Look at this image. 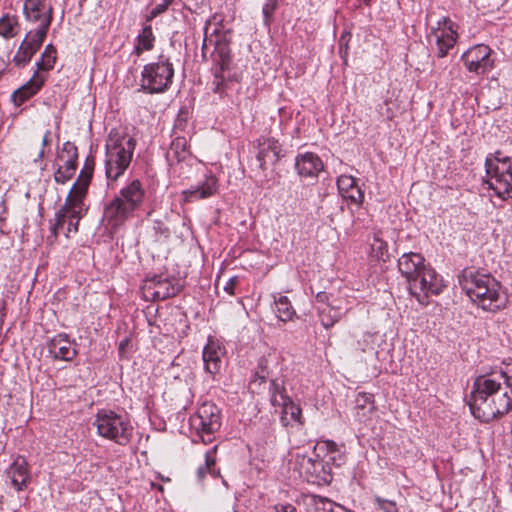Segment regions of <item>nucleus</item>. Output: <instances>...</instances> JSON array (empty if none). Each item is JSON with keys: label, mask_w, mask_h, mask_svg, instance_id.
Returning <instances> with one entry per match:
<instances>
[{"label": "nucleus", "mask_w": 512, "mask_h": 512, "mask_svg": "<svg viewBox=\"0 0 512 512\" xmlns=\"http://www.w3.org/2000/svg\"><path fill=\"white\" fill-rule=\"evenodd\" d=\"M226 66H227L226 60H225V58H222L220 70L223 71L226 68Z\"/></svg>", "instance_id": "09e8293b"}, {"label": "nucleus", "mask_w": 512, "mask_h": 512, "mask_svg": "<svg viewBox=\"0 0 512 512\" xmlns=\"http://www.w3.org/2000/svg\"><path fill=\"white\" fill-rule=\"evenodd\" d=\"M485 184L500 199L512 193V160L508 157H488L485 162Z\"/></svg>", "instance_id": "6e6552de"}, {"label": "nucleus", "mask_w": 512, "mask_h": 512, "mask_svg": "<svg viewBox=\"0 0 512 512\" xmlns=\"http://www.w3.org/2000/svg\"><path fill=\"white\" fill-rule=\"evenodd\" d=\"M462 60L470 72L484 74L493 66L491 49L483 44L469 48L463 55Z\"/></svg>", "instance_id": "dca6fc26"}, {"label": "nucleus", "mask_w": 512, "mask_h": 512, "mask_svg": "<svg viewBox=\"0 0 512 512\" xmlns=\"http://www.w3.org/2000/svg\"><path fill=\"white\" fill-rule=\"evenodd\" d=\"M279 398L280 400L277 395H273L271 402L273 405L282 406V421L285 424H289L291 421L302 424L301 408L282 394H279Z\"/></svg>", "instance_id": "a878e982"}, {"label": "nucleus", "mask_w": 512, "mask_h": 512, "mask_svg": "<svg viewBox=\"0 0 512 512\" xmlns=\"http://www.w3.org/2000/svg\"><path fill=\"white\" fill-rule=\"evenodd\" d=\"M316 508L324 512H353L330 500L319 498L315 501Z\"/></svg>", "instance_id": "f704fd0d"}, {"label": "nucleus", "mask_w": 512, "mask_h": 512, "mask_svg": "<svg viewBox=\"0 0 512 512\" xmlns=\"http://www.w3.org/2000/svg\"><path fill=\"white\" fill-rule=\"evenodd\" d=\"M49 351L55 359L72 361L77 355L76 343L67 334H58L49 344Z\"/></svg>", "instance_id": "4be33fe9"}, {"label": "nucleus", "mask_w": 512, "mask_h": 512, "mask_svg": "<svg viewBox=\"0 0 512 512\" xmlns=\"http://www.w3.org/2000/svg\"><path fill=\"white\" fill-rule=\"evenodd\" d=\"M187 149V140L183 137H177L172 141L171 150L176 154L179 160L185 159Z\"/></svg>", "instance_id": "c9c22d12"}, {"label": "nucleus", "mask_w": 512, "mask_h": 512, "mask_svg": "<svg viewBox=\"0 0 512 512\" xmlns=\"http://www.w3.org/2000/svg\"><path fill=\"white\" fill-rule=\"evenodd\" d=\"M457 27L455 23L447 17L439 19L427 35L429 43L435 44L437 56L445 57L448 51L452 49L457 41Z\"/></svg>", "instance_id": "f8f14e48"}, {"label": "nucleus", "mask_w": 512, "mask_h": 512, "mask_svg": "<svg viewBox=\"0 0 512 512\" xmlns=\"http://www.w3.org/2000/svg\"><path fill=\"white\" fill-rule=\"evenodd\" d=\"M45 37L44 30L29 31L15 52L12 63L19 68L26 66L41 47Z\"/></svg>", "instance_id": "ddd939ff"}, {"label": "nucleus", "mask_w": 512, "mask_h": 512, "mask_svg": "<svg viewBox=\"0 0 512 512\" xmlns=\"http://www.w3.org/2000/svg\"><path fill=\"white\" fill-rule=\"evenodd\" d=\"M295 167L303 177H316L323 170L324 165L318 155L306 152L296 157Z\"/></svg>", "instance_id": "5701e85b"}, {"label": "nucleus", "mask_w": 512, "mask_h": 512, "mask_svg": "<svg viewBox=\"0 0 512 512\" xmlns=\"http://www.w3.org/2000/svg\"><path fill=\"white\" fill-rule=\"evenodd\" d=\"M155 37L150 26H145L137 38L135 51L141 54L144 51H149L154 46Z\"/></svg>", "instance_id": "7c9ffc66"}, {"label": "nucleus", "mask_w": 512, "mask_h": 512, "mask_svg": "<svg viewBox=\"0 0 512 512\" xmlns=\"http://www.w3.org/2000/svg\"><path fill=\"white\" fill-rule=\"evenodd\" d=\"M497 372L505 374V376L507 377V385H510V387L512 388V363L507 365L505 370L500 369Z\"/></svg>", "instance_id": "79ce46f5"}, {"label": "nucleus", "mask_w": 512, "mask_h": 512, "mask_svg": "<svg viewBox=\"0 0 512 512\" xmlns=\"http://www.w3.org/2000/svg\"><path fill=\"white\" fill-rule=\"evenodd\" d=\"M43 156H44V150H43V149H41V150L39 151V153H38L37 158L35 159V161L42 159V157H43Z\"/></svg>", "instance_id": "8fccbe9b"}, {"label": "nucleus", "mask_w": 512, "mask_h": 512, "mask_svg": "<svg viewBox=\"0 0 512 512\" xmlns=\"http://www.w3.org/2000/svg\"><path fill=\"white\" fill-rule=\"evenodd\" d=\"M337 186L339 192L344 198L350 199L355 204H361L364 194L357 186L356 179L350 175H341L338 177Z\"/></svg>", "instance_id": "bb28decb"}, {"label": "nucleus", "mask_w": 512, "mask_h": 512, "mask_svg": "<svg viewBox=\"0 0 512 512\" xmlns=\"http://www.w3.org/2000/svg\"><path fill=\"white\" fill-rule=\"evenodd\" d=\"M237 277H232L229 279V281L226 283V285L224 286V290L229 294V295H233L234 294V287L235 285L237 284Z\"/></svg>", "instance_id": "a19ab883"}, {"label": "nucleus", "mask_w": 512, "mask_h": 512, "mask_svg": "<svg viewBox=\"0 0 512 512\" xmlns=\"http://www.w3.org/2000/svg\"><path fill=\"white\" fill-rule=\"evenodd\" d=\"M257 155L260 168L266 169L268 164H276L282 157V145L271 137H261L257 140Z\"/></svg>", "instance_id": "a211bd4d"}, {"label": "nucleus", "mask_w": 512, "mask_h": 512, "mask_svg": "<svg viewBox=\"0 0 512 512\" xmlns=\"http://www.w3.org/2000/svg\"><path fill=\"white\" fill-rule=\"evenodd\" d=\"M23 13L27 21L38 25L35 30H44V35H47L52 20V7L46 0H26Z\"/></svg>", "instance_id": "4468645a"}, {"label": "nucleus", "mask_w": 512, "mask_h": 512, "mask_svg": "<svg viewBox=\"0 0 512 512\" xmlns=\"http://www.w3.org/2000/svg\"><path fill=\"white\" fill-rule=\"evenodd\" d=\"M276 8H277V0H266L265 4L263 5V8H262L264 21L266 24H269Z\"/></svg>", "instance_id": "58836bf2"}, {"label": "nucleus", "mask_w": 512, "mask_h": 512, "mask_svg": "<svg viewBox=\"0 0 512 512\" xmlns=\"http://www.w3.org/2000/svg\"><path fill=\"white\" fill-rule=\"evenodd\" d=\"M375 501L378 505V508L384 512H397V507L394 502L379 497H377Z\"/></svg>", "instance_id": "ea45409f"}, {"label": "nucleus", "mask_w": 512, "mask_h": 512, "mask_svg": "<svg viewBox=\"0 0 512 512\" xmlns=\"http://www.w3.org/2000/svg\"><path fill=\"white\" fill-rule=\"evenodd\" d=\"M49 136H50V132H49V131H47V132L45 133V135L43 136V138H42V145H43V146H46V145L48 144V142H49Z\"/></svg>", "instance_id": "49530a36"}, {"label": "nucleus", "mask_w": 512, "mask_h": 512, "mask_svg": "<svg viewBox=\"0 0 512 512\" xmlns=\"http://www.w3.org/2000/svg\"><path fill=\"white\" fill-rule=\"evenodd\" d=\"M19 32V23L16 16L9 14L0 18V36L10 39L15 37Z\"/></svg>", "instance_id": "c85d7f7f"}, {"label": "nucleus", "mask_w": 512, "mask_h": 512, "mask_svg": "<svg viewBox=\"0 0 512 512\" xmlns=\"http://www.w3.org/2000/svg\"><path fill=\"white\" fill-rule=\"evenodd\" d=\"M155 5L151 8L149 14L147 15V20L151 21L161 13H163L169 5L172 3V0H155Z\"/></svg>", "instance_id": "e433bc0d"}, {"label": "nucleus", "mask_w": 512, "mask_h": 512, "mask_svg": "<svg viewBox=\"0 0 512 512\" xmlns=\"http://www.w3.org/2000/svg\"><path fill=\"white\" fill-rule=\"evenodd\" d=\"M210 28H211V23L210 21H208L205 25V28H204V45L210 41L211 42V39L209 38V31H210Z\"/></svg>", "instance_id": "a18cd8bd"}, {"label": "nucleus", "mask_w": 512, "mask_h": 512, "mask_svg": "<svg viewBox=\"0 0 512 512\" xmlns=\"http://www.w3.org/2000/svg\"><path fill=\"white\" fill-rule=\"evenodd\" d=\"M94 426L100 437L126 445L132 438L133 426L127 416L111 410H101L97 413Z\"/></svg>", "instance_id": "0eeeda50"}, {"label": "nucleus", "mask_w": 512, "mask_h": 512, "mask_svg": "<svg viewBox=\"0 0 512 512\" xmlns=\"http://www.w3.org/2000/svg\"><path fill=\"white\" fill-rule=\"evenodd\" d=\"M136 142L122 129H112L106 141L104 160L105 175L108 184L117 181L129 167Z\"/></svg>", "instance_id": "39448f33"}, {"label": "nucleus", "mask_w": 512, "mask_h": 512, "mask_svg": "<svg viewBox=\"0 0 512 512\" xmlns=\"http://www.w3.org/2000/svg\"><path fill=\"white\" fill-rule=\"evenodd\" d=\"M398 268L411 295L422 305H427L429 296L440 294L445 287L443 279L419 253L403 254L398 260Z\"/></svg>", "instance_id": "f03ea898"}, {"label": "nucleus", "mask_w": 512, "mask_h": 512, "mask_svg": "<svg viewBox=\"0 0 512 512\" xmlns=\"http://www.w3.org/2000/svg\"><path fill=\"white\" fill-rule=\"evenodd\" d=\"M341 311L332 306H325L320 310L321 323L325 328L333 326L341 318Z\"/></svg>", "instance_id": "473e14b6"}, {"label": "nucleus", "mask_w": 512, "mask_h": 512, "mask_svg": "<svg viewBox=\"0 0 512 512\" xmlns=\"http://www.w3.org/2000/svg\"><path fill=\"white\" fill-rule=\"evenodd\" d=\"M223 355L224 351L219 342L209 338L202 352L204 369L208 374L214 377L220 372Z\"/></svg>", "instance_id": "412c9836"}, {"label": "nucleus", "mask_w": 512, "mask_h": 512, "mask_svg": "<svg viewBox=\"0 0 512 512\" xmlns=\"http://www.w3.org/2000/svg\"><path fill=\"white\" fill-rule=\"evenodd\" d=\"M56 49L51 45H47L42 53L40 61L37 62L39 70H50L56 62Z\"/></svg>", "instance_id": "72a5a7b5"}, {"label": "nucleus", "mask_w": 512, "mask_h": 512, "mask_svg": "<svg viewBox=\"0 0 512 512\" xmlns=\"http://www.w3.org/2000/svg\"><path fill=\"white\" fill-rule=\"evenodd\" d=\"M174 69L167 59L148 64L142 71L141 86L150 93L165 91L172 83Z\"/></svg>", "instance_id": "9d476101"}, {"label": "nucleus", "mask_w": 512, "mask_h": 512, "mask_svg": "<svg viewBox=\"0 0 512 512\" xmlns=\"http://www.w3.org/2000/svg\"><path fill=\"white\" fill-rule=\"evenodd\" d=\"M10 483L17 491L25 488L29 482L28 463L23 457H17L7 469Z\"/></svg>", "instance_id": "b1692460"}, {"label": "nucleus", "mask_w": 512, "mask_h": 512, "mask_svg": "<svg viewBox=\"0 0 512 512\" xmlns=\"http://www.w3.org/2000/svg\"><path fill=\"white\" fill-rule=\"evenodd\" d=\"M45 82V78L39 73L35 72L32 78L18 88L12 94V101L15 105L20 106L25 101L34 96L43 86Z\"/></svg>", "instance_id": "393cba45"}, {"label": "nucleus", "mask_w": 512, "mask_h": 512, "mask_svg": "<svg viewBox=\"0 0 512 512\" xmlns=\"http://www.w3.org/2000/svg\"><path fill=\"white\" fill-rule=\"evenodd\" d=\"M179 287L172 283L168 278L155 276L146 279L142 286V293L146 300L158 301L164 300L176 295Z\"/></svg>", "instance_id": "f3484780"}, {"label": "nucleus", "mask_w": 512, "mask_h": 512, "mask_svg": "<svg viewBox=\"0 0 512 512\" xmlns=\"http://www.w3.org/2000/svg\"><path fill=\"white\" fill-rule=\"evenodd\" d=\"M460 285L470 300L484 311L497 312L507 304V295L500 282L489 274L464 270Z\"/></svg>", "instance_id": "7ed1b4c3"}, {"label": "nucleus", "mask_w": 512, "mask_h": 512, "mask_svg": "<svg viewBox=\"0 0 512 512\" xmlns=\"http://www.w3.org/2000/svg\"><path fill=\"white\" fill-rule=\"evenodd\" d=\"M218 189V178L209 172L205 174L204 179L199 184L183 191L184 200L186 202H193L207 199L214 196L218 192Z\"/></svg>", "instance_id": "6ab92c4d"}, {"label": "nucleus", "mask_w": 512, "mask_h": 512, "mask_svg": "<svg viewBox=\"0 0 512 512\" xmlns=\"http://www.w3.org/2000/svg\"><path fill=\"white\" fill-rule=\"evenodd\" d=\"M314 454L325 464L333 467H340L345 462L344 453L337 444L330 440L319 441L314 446Z\"/></svg>", "instance_id": "aec40b11"}, {"label": "nucleus", "mask_w": 512, "mask_h": 512, "mask_svg": "<svg viewBox=\"0 0 512 512\" xmlns=\"http://www.w3.org/2000/svg\"><path fill=\"white\" fill-rule=\"evenodd\" d=\"M369 257L377 262H385L389 258L387 243L377 235L370 244Z\"/></svg>", "instance_id": "c756f323"}, {"label": "nucleus", "mask_w": 512, "mask_h": 512, "mask_svg": "<svg viewBox=\"0 0 512 512\" xmlns=\"http://www.w3.org/2000/svg\"><path fill=\"white\" fill-rule=\"evenodd\" d=\"M356 409L362 412V416L365 417L375 410L374 397L370 393L361 392L357 395Z\"/></svg>", "instance_id": "2f4dec72"}, {"label": "nucleus", "mask_w": 512, "mask_h": 512, "mask_svg": "<svg viewBox=\"0 0 512 512\" xmlns=\"http://www.w3.org/2000/svg\"><path fill=\"white\" fill-rule=\"evenodd\" d=\"M215 464L214 458V449L207 451L205 454V466H201L198 468V476L199 478H203L205 473L210 470L211 466Z\"/></svg>", "instance_id": "4c0bfd02"}, {"label": "nucleus", "mask_w": 512, "mask_h": 512, "mask_svg": "<svg viewBox=\"0 0 512 512\" xmlns=\"http://www.w3.org/2000/svg\"><path fill=\"white\" fill-rule=\"evenodd\" d=\"M274 304L276 314L279 320L283 322L290 321L296 315L294 308L292 307L288 297L283 295L274 296Z\"/></svg>", "instance_id": "cd10ccee"}, {"label": "nucleus", "mask_w": 512, "mask_h": 512, "mask_svg": "<svg viewBox=\"0 0 512 512\" xmlns=\"http://www.w3.org/2000/svg\"><path fill=\"white\" fill-rule=\"evenodd\" d=\"M92 178V168L85 167L79 174L77 181L71 188L64 206L56 214V222L52 227V232L57 235L63 231L66 237L70 233H76L80 219L86 213L84 198Z\"/></svg>", "instance_id": "20e7f679"}, {"label": "nucleus", "mask_w": 512, "mask_h": 512, "mask_svg": "<svg viewBox=\"0 0 512 512\" xmlns=\"http://www.w3.org/2000/svg\"><path fill=\"white\" fill-rule=\"evenodd\" d=\"M127 345V341H122L120 344H119V350L120 352H123L124 349H125V346Z\"/></svg>", "instance_id": "de8ad7c7"}, {"label": "nucleus", "mask_w": 512, "mask_h": 512, "mask_svg": "<svg viewBox=\"0 0 512 512\" xmlns=\"http://www.w3.org/2000/svg\"><path fill=\"white\" fill-rule=\"evenodd\" d=\"M77 156V148L73 144L70 142L63 144L56 159L57 171L54 179L57 183L64 184L75 174Z\"/></svg>", "instance_id": "2eb2a0df"}, {"label": "nucleus", "mask_w": 512, "mask_h": 512, "mask_svg": "<svg viewBox=\"0 0 512 512\" xmlns=\"http://www.w3.org/2000/svg\"><path fill=\"white\" fill-rule=\"evenodd\" d=\"M275 512H297L296 508L291 504L277 505Z\"/></svg>", "instance_id": "37998d69"}, {"label": "nucleus", "mask_w": 512, "mask_h": 512, "mask_svg": "<svg viewBox=\"0 0 512 512\" xmlns=\"http://www.w3.org/2000/svg\"><path fill=\"white\" fill-rule=\"evenodd\" d=\"M295 466L300 476L307 482L326 485L332 481L331 466L325 464L314 453L312 456L297 455Z\"/></svg>", "instance_id": "9b49d317"}, {"label": "nucleus", "mask_w": 512, "mask_h": 512, "mask_svg": "<svg viewBox=\"0 0 512 512\" xmlns=\"http://www.w3.org/2000/svg\"><path fill=\"white\" fill-rule=\"evenodd\" d=\"M473 416L482 422H490L512 410V388L501 372H490L474 381L470 402Z\"/></svg>", "instance_id": "f257e3e1"}, {"label": "nucleus", "mask_w": 512, "mask_h": 512, "mask_svg": "<svg viewBox=\"0 0 512 512\" xmlns=\"http://www.w3.org/2000/svg\"><path fill=\"white\" fill-rule=\"evenodd\" d=\"M260 379H261V381H264L265 380V376L264 375L260 376Z\"/></svg>", "instance_id": "3c124183"}, {"label": "nucleus", "mask_w": 512, "mask_h": 512, "mask_svg": "<svg viewBox=\"0 0 512 512\" xmlns=\"http://www.w3.org/2000/svg\"><path fill=\"white\" fill-rule=\"evenodd\" d=\"M373 341V335L370 333H366L363 335V342L364 345L362 347V350H366V348L369 346L370 342Z\"/></svg>", "instance_id": "c03bdc74"}, {"label": "nucleus", "mask_w": 512, "mask_h": 512, "mask_svg": "<svg viewBox=\"0 0 512 512\" xmlns=\"http://www.w3.org/2000/svg\"><path fill=\"white\" fill-rule=\"evenodd\" d=\"M145 197V190L138 179L124 186L119 194L106 206L104 220L112 227L121 226L138 209Z\"/></svg>", "instance_id": "423d86ee"}, {"label": "nucleus", "mask_w": 512, "mask_h": 512, "mask_svg": "<svg viewBox=\"0 0 512 512\" xmlns=\"http://www.w3.org/2000/svg\"><path fill=\"white\" fill-rule=\"evenodd\" d=\"M189 425L203 443H210L221 426L220 411L215 404L205 402L190 417Z\"/></svg>", "instance_id": "1a4fd4ad"}]
</instances>
